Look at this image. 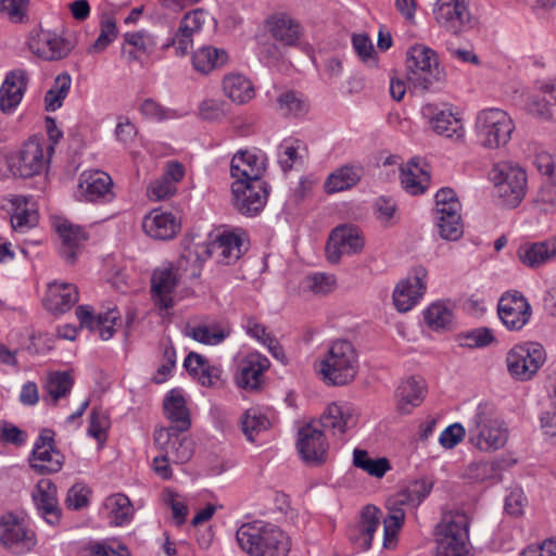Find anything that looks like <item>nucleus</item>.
Here are the masks:
<instances>
[{"label": "nucleus", "instance_id": "69168bd1", "mask_svg": "<svg viewBox=\"0 0 556 556\" xmlns=\"http://www.w3.org/2000/svg\"><path fill=\"white\" fill-rule=\"evenodd\" d=\"M299 140H283L279 146V164L283 170H290L293 164L300 159Z\"/></svg>", "mask_w": 556, "mask_h": 556}, {"label": "nucleus", "instance_id": "9d476101", "mask_svg": "<svg viewBox=\"0 0 556 556\" xmlns=\"http://www.w3.org/2000/svg\"><path fill=\"white\" fill-rule=\"evenodd\" d=\"M546 362V352L539 342H523L513 346L506 356L510 376L519 381L531 380Z\"/></svg>", "mask_w": 556, "mask_h": 556}, {"label": "nucleus", "instance_id": "4c0bfd02", "mask_svg": "<svg viewBox=\"0 0 556 556\" xmlns=\"http://www.w3.org/2000/svg\"><path fill=\"white\" fill-rule=\"evenodd\" d=\"M529 110L546 119H556V77L539 85V94L528 102Z\"/></svg>", "mask_w": 556, "mask_h": 556}, {"label": "nucleus", "instance_id": "a18cd8bd", "mask_svg": "<svg viewBox=\"0 0 556 556\" xmlns=\"http://www.w3.org/2000/svg\"><path fill=\"white\" fill-rule=\"evenodd\" d=\"M225 94L238 104H244L254 98V88L250 79L241 74H229L223 79Z\"/></svg>", "mask_w": 556, "mask_h": 556}, {"label": "nucleus", "instance_id": "f257e3e1", "mask_svg": "<svg viewBox=\"0 0 556 556\" xmlns=\"http://www.w3.org/2000/svg\"><path fill=\"white\" fill-rule=\"evenodd\" d=\"M468 440L481 452L503 448L508 441V428L493 405L481 403L467 421Z\"/></svg>", "mask_w": 556, "mask_h": 556}, {"label": "nucleus", "instance_id": "bf43d9fd", "mask_svg": "<svg viewBox=\"0 0 556 556\" xmlns=\"http://www.w3.org/2000/svg\"><path fill=\"white\" fill-rule=\"evenodd\" d=\"M458 343L465 348H484L494 341V336L489 328L480 327L463 332L458 336Z\"/></svg>", "mask_w": 556, "mask_h": 556}, {"label": "nucleus", "instance_id": "5fc2aeb1", "mask_svg": "<svg viewBox=\"0 0 556 556\" xmlns=\"http://www.w3.org/2000/svg\"><path fill=\"white\" fill-rule=\"evenodd\" d=\"M240 427L247 440L254 442L256 435L270 427V422L258 409L250 408L240 417Z\"/></svg>", "mask_w": 556, "mask_h": 556}, {"label": "nucleus", "instance_id": "3c124183", "mask_svg": "<svg viewBox=\"0 0 556 556\" xmlns=\"http://www.w3.org/2000/svg\"><path fill=\"white\" fill-rule=\"evenodd\" d=\"M353 465L375 478H382L391 469L386 457L370 458L365 450L359 448L353 452Z\"/></svg>", "mask_w": 556, "mask_h": 556}, {"label": "nucleus", "instance_id": "393cba45", "mask_svg": "<svg viewBox=\"0 0 556 556\" xmlns=\"http://www.w3.org/2000/svg\"><path fill=\"white\" fill-rule=\"evenodd\" d=\"M75 313L81 328L99 331L100 338L105 341L114 336L115 324L119 319V313L115 308L96 315L90 305H79Z\"/></svg>", "mask_w": 556, "mask_h": 556}, {"label": "nucleus", "instance_id": "864d4df0", "mask_svg": "<svg viewBox=\"0 0 556 556\" xmlns=\"http://www.w3.org/2000/svg\"><path fill=\"white\" fill-rule=\"evenodd\" d=\"M74 379L68 371H54L50 372L47 382L46 390L53 405L56 402L65 397L72 390Z\"/></svg>", "mask_w": 556, "mask_h": 556}, {"label": "nucleus", "instance_id": "f3484780", "mask_svg": "<svg viewBox=\"0 0 556 556\" xmlns=\"http://www.w3.org/2000/svg\"><path fill=\"white\" fill-rule=\"evenodd\" d=\"M497 314L503 325L511 331L522 329L531 318L532 308L518 291L504 293L497 304Z\"/></svg>", "mask_w": 556, "mask_h": 556}, {"label": "nucleus", "instance_id": "bb28decb", "mask_svg": "<svg viewBox=\"0 0 556 556\" xmlns=\"http://www.w3.org/2000/svg\"><path fill=\"white\" fill-rule=\"evenodd\" d=\"M358 420L355 407L350 403H331L321 414L320 426L334 435L344 434L356 426Z\"/></svg>", "mask_w": 556, "mask_h": 556}, {"label": "nucleus", "instance_id": "473e14b6", "mask_svg": "<svg viewBox=\"0 0 556 556\" xmlns=\"http://www.w3.org/2000/svg\"><path fill=\"white\" fill-rule=\"evenodd\" d=\"M78 300L79 292L75 285L53 281L48 285L43 305L53 314H63L70 311Z\"/></svg>", "mask_w": 556, "mask_h": 556}, {"label": "nucleus", "instance_id": "4468645a", "mask_svg": "<svg viewBox=\"0 0 556 556\" xmlns=\"http://www.w3.org/2000/svg\"><path fill=\"white\" fill-rule=\"evenodd\" d=\"M36 534L25 522L13 514L0 517V544L9 552L23 555L36 545Z\"/></svg>", "mask_w": 556, "mask_h": 556}, {"label": "nucleus", "instance_id": "1a4fd4ad", "mask_svg": "<svg viewBox=\"0 0 556 556\" xmlns=\"http://www.w3.org/2000/svg\"><path fill=\"white\" fill-rule=\"evenodd\" d=\"M491 179L501 204L514 208L518 206L527 193V174L523 168L510 162L493 166Z\"/></svg>", "mask_w": 556, "mask_h": 556}, {"label": "nucleus", "instance_id": "dca6fc26", "mask_svg": "<svg viewBox=\"0 0 556 556\" xmlns=\"http://www.w3.org/2000/svg\"><path fill=\"white\" fill-rule=\"evenodd\" d=\"M54 432L50 429L41 430L36 441L31 457L30 467L39 475H51L61 470L64 456L54 448Z\"/></svg>", "mask_w": 556, "mask_h": 556}, {"label": "nucleus", "instance_id": "4d7b16f0", "mask_svg": "<svg viewBox=\"0 0 556 556\" xmlns=\"http://www.w3.org/2000/svg\"><path fill=\"white\" fill-rule=\"evenodd\" d=\"M124 45L131 46L138 52L151 55L157 46V37L148 29L129 31L123 35Z\"/></svg>", "mask_w": 556, "mask_h": 556}, {"label": "nucleus", "instance_id": "2f4dec72", "mask_svg": "<svg viewBox=\"0 0 556 556\" xmlns=\"http://www.w3.org/2000/svg\"><path fill=\"white\" fill-rule=\"evenodd\" d=\"M142 228L155 240H169L180 230V220L170 212L155 208L143 218Z\"/></svg>", "mask_w": 556, "mask_h": 556}, {"label": "nucleus", "instance_id": "e433bc0d", "mask_svg": "<svg viewBox=\"0 0 556 556\" xmlns=\"http://www.w3.org/2000/svg\"><path fill=\"white\" fill-rule=\"evenodd\" d=\"M269 367V361L261 354H250L241 365L236 378L237 384L245 390H256L261 384L264 371Z\"/></svg>", "mask_w": 556, "mask_h": 556}, {"label": "nucleus", "instance_id": "0eeeda50", "mask_svg": "<svg viewBox=\"0 0 556 556\" xmlns=\"http://www.w3.org/2000/svg\"><path fill=\"white\" fill-rule=\"evenodd\" d=\"M515 123L502 109L490 108L478 113L476 132L479 143L485 149H500L511 139Z\"/></svg>", "mask_w": 556, "mask_h": 556}, {"label": "nucleus", "instance_id": "680f3d73", "mask_svg": "<svg viewBox=\"0 0 556 556\" xmlns=\"http://www.w3.org/2000/svg\"><path fill=\"white\" fill-rule=\"evenodd\" d=\"M117 35V27L113 18L101 22V29L97 40L88 49L89 52H102Z\"/></svg>", "mask_w": 556, "mask_h": 556}, {"label": "nucleus", "instance_id": "09e8293b", "mask_svg": "<svg viewBox=\"0 0 556 556\" xmlns=\"http://www.w3.org/2000/svg\"><path fill=\"white\" fill-rule=\"evenodd\" d=\"M228 60L224 49L205 46L198 49L192 55V64L195 71L207 74L216 67L224 65Z\"/></svg>", "mask_w": 556, "mask_h": 556}, {"label": "nucleus", "instance_id": "052dcab7", "mask_svg": "<svg viewBox=\"0 0 556 556\" xmlns=\"http://www.w3.org/2000/svg\"><path fill=\"white\" fill-rule=\"evenodd\" d=\"M352 45L355 52L364 63H366L368 66L377 65L376 51L370 38L367 35H353Z\"/></svg>", "mask_w": 556, "mask_h": 556}, {"label": "nucleus", "instance_id": "20e7f679", "mask_svg": "<svg viewBox=\"0 0 556 556\" xmlns=\"http://www.w3.org/2000/svg\"><path fill=\"white\" fill-rule=\"evenodd\" d=\"M408 84L421 91H435L444 84L446 74L440 67L434 50L425 45H415L406 52Z\"/></svg>", "mask_w": 556, "mask_h": 556}, {"label": "nucleus", "instance_id": "e2e57ef3", "mask_svg": "<svg viewBox=\"0 0 556 556\" xmlns=\"http://www.w3.org/2000/svg\"><path fill=\"white\" fill-rule=\"evenodd\" d=\"M460 202L458 201L456 193L451 188H442L435 194V214L445 212H460Z\"/></svg>", "mask_w": 556, "mask_h": 556}, {"label": "nucleus", "instance_id": "423d86ee", "mask_svg": "<svg viewBox=\"0 0 556 556\" xmlns=\"http://www.w3.org/2000/svg\"><path fill=\"white\" fill-rule=\"evenodd\" d=\"M431 485L419 480L412 482L407 488L397 492L387 501L388 516L383 520V545L389 548L396 538L397 531L404 523V506H418L430 493Z\"/></svg>", "mask_w": 556, "mask_h": 556}, {"label": "nucleus", "instance_id": "338daca9", "mask_svg": "<svg viewBox=\"0 0 556 556\" xmlns=\"http://www.w3.org/2000/svg\"><path fill=\"white\" fill-rule=\"evenodd\" d=\"M164 502L170 507L173 519L177 526L185 523L188 507L185 501L175 492L166 490L164 493Z\"/></svg>", "mask_w": 556, "mask_h": 556}, {"label": "nucleus", "instance_id": "9b49d317", "mask_svg": "<svg viewBox=\"0 0 556 556\" xmlns=\"http://www.w3.org/2000/svg\"><path fill=\"white\" fill-rule=\"evenodd\" d=\"M53 146L37 137L29 138L12 159L11 169L23 178L34 177L48 166Z\"/></svg>", "mask_w": 556, "mask_h": 556}, {"label": "nucleus", "instance_id": "774afa93", "mask_svg": "<svg viewBox=\"0 0 556 556\" xmlns=\"http://www.w3.org/2000/svg\"><path fill=\"white\" fill-rule=\"evenodd\" d=\"M176 191L177 187L161 176L149 185L147 193L151 200L160 201L172 197Z\"/></svg>", "mask_w": 556, "mask_h": 556}, {"label": "nucleus", "instance_id": "603ef678", "mask_svg": "<svg viewBox=\"0 0 556 556\" xmlns=\"http://www.w3.org/2000/svg\"><path fill=\"white\" fill-rule=\"evenodd\" d=\"M112 522L115 526L128 523L132 517L134 508L129 498L124 494H113L104 502Z\"/></svg>", "mask_w": 556, "mask_h": 556}, {"label": "nucleus", "instance_id": "6e6d98bb", "mask_svg": "<svg viewBox=\"0 0 556 556\" xmlns=\"http://www.w3.org/2000/svg\"><path fill=\"white\" fill-rule=\"evenodd\" d=\"M336 277L330 274L315 273L304 277L301 281V290L315 295H326L334 290Z\"/></svg>", "mask_w": 556, "mask_h": 556}, {"label": "nucleus", "instance_id": "72a5a7b5", "mask_svg": "<svg viewBox=\"0 0 556 556\" xmlns=\"http://www.w3.org/2000/svg\"><path fill=\"white\" fill-rule=\"evenodd\" d=\"M518 260L529 268L541 267L556 258V237L544 241L526 242L517 250Z\"/></svg>", "mask_w": 556, "mask_h": 556}, {"label": "nucleus", "instance_id": "f704fd0d", "mask_svg": "<svg viewBox=\"0 0 556 556\" xmlns=\"http://www.w3.org/2000/svg\"><path fill=\"white\" fill-rule=\"evenodd\" d=\"M54 228L62 241L61 255L67 263H74L80 245L87 240L85 230L66 219H56Z\"/></svg>", "mask_w": 556, "mask_h": 556}, {"label": "nucleus", "instance_id": "4be33fe9", "mask_svg": "<svg viewBox=\"0 0 556 556\" xmlns=\"http://www.w3.org/2000/svg\"><path fill=\"white\" fill-rule=\"evenodd\" d=\"M426 277V269L419 267L414 270L413 276L396 285L393 292V302L399 312L406 313L418 303L427 288Z\"/></svg>", "mask_w": 556, "mask_h": 556}, {"label": "nucleus", "instance_id": "6ab92c4d", "mask_svg": "<svg viewBox=\"0 0 556 556\" xmlns=\"http://www.w3.org/2000/svg\"><path fill=\"white\" fill-rule=\"evenodd\" d=\"M296 447L304 463L318 466L327 459L329 443L321 430L308 424L299 429Z\"/></svg>", "mask_w": 556, "mask_h": 556}, {"label": "nucleus", "instance_id": "ea45409f", "mask_svg": "<svg viewBox=\"0 0 556 556\" xmlns=\"http://www.w3.org/2000/svg\"><path fill=\"white\" fill-rule=\"evenodd\" d=\"M185 333L197 342L217 345L229 337L230 328L228 325L216 321L201 323L193 326L187 325Z\"/></svg>", "mask_w": 556, "mask_h": 556}, {"label": "nucleus", "instance_id": "2eb2a0df", "mask_svg": "<svg viewBox=\"0 0 556 556\" xmlns=\"http://www.w3.org/2000/svg\"><path fill=\"white\" fill-rule=\"evenodd\" d=\"M232 205L242 215L254 216L265 206L268 190L262 179L249 181L244 179L235 180L231 186Z\"/></svg>", "mask_w": 556, "mask_h": 556}, {"label": "nucleus", "instance_id": "7c9ffc66", "mask_svg": "<svg viewBox=\"0 0 556 556\" xmlns=\"http://www.w3.org/2000/svg\"><path fill=\"white\" fill-rule=\"evenodd\" d=\"M33 500L41 517L51 526H55L61 519V509L56 497V486L49 479H41L37 483Z\"/></svg>", "mask_w": 556, "mask_h": 556}, {"label": "nucleus", "instance_id": "c9c22d12", "mask_svg": "<svg viewBox=\"0 0 556 556\" xmlns=\"http://www.w3.org/2000/svg\"><path fill=\"white\" fill-rule=\"evenodd\" d=\"M265 172V157L250 151H240L233 155L230 164L231 176L236 179L254 181Z\"/></svg>", "mask_w": 556, "mask_h": 556}, {"label": "nucleus", "instance_id": "b1692460", "mask_svg": "<svg viewBox=\"0 0 556 556\" xmlns=\"http://www.w3.org/2000/svg\"><path fill=\"white\" fill-rule=\"evenodd\" d=\"M379 509L367 505L363 508L359 519L348 529V538L356 548L367 551L371 546L375 532L380 526Z\"/></svg>", "mask_w": 556, "mask_h": 556}, {"label": "nucleus", "instance_id": "c03bdc74", "mask_svg": "<svg viewBox=\"0 0 556 556\" xmlns=\"http://www.w3.org/2000/svg\"><path fill=\"white\" fill-rule=\"evenodd\" d=\"M430 176L429 173L420 166L419 161L412 159L405 167L401 169V184L403 189L409 194L417 195L426 190Z\"/></svg>", "mask_w": 556, "mask_h": 556}, {"label": "nucleus", "instance_id": "cd10ccee", "mask_svg": "<svg viewBox=\"0 0 556 556\" xmlns=\"http://www.w3.org/2000/svg\"><path fill=\"white\" fill-rule=\"evenodd\" d=\"M31 52L45 60H59L68 54L71 43L54 33L39 30L28 41Z\"/></svg>", "mask_w": 556, "mask_h": 556}, {"label": "nucleus", "instance_id": "a19ab883", "mask_svg": "<svg viewBox=\"0 0 556 556\" xmlns=\"http://www.w3.org/2000/svg\"><path fill=\"white\" fill-rule=\"evenodd\" d=\"M426 393V384L421 378L410 377L403 381L397 390V408L403 414L410 413L413 407L420 405Z\"/></svg>", "mask_w": 556, "mask_h": 556}, {"label": "nucleus", "instance_id": "f8f14e48", "mask_svg": "<svg viewBox=\"0 0 556 556\" xmlns=\"http://www.w3.org/2000/svg\"><path fill=\"white\" fill-rule=\"evenodd\" d=\"M181 257L178 260L177 267L170 264L163 265L154 269L151 277V294L154 304L162 308L168 309L174 306V293L177 289L181 278L180 270L190 274L191 263L182 262L184 267L180 266Z\"/></svg>", "mask_w": 556, "mask_h": 556}, {"label": "nucleus", "instance_id": "c756f323", "mask_svg": "<svg viewBox=\"0 0 556 556\" xmlns=\"http://www.w3.org/2000/svg\"><path fill=\"white\" fill-rule=\"evenodd\" d=\"M28 83L24 70H14L7 74L0 88V110L4 114L12 113L21 103Z\"/></svg>", "mask_w": 556, "mask_h": 556}, {"label": "nucleus", "instance_id": "8fccbe9b", "mask_svg": "<svg viewBox=\"0 0 556 556\" xmlns=\"http://www.w3.org/2000/svg\"><path fill=\"white\" fill-rule=\"evenodd\" d=\"M435 225L442 239L448 241L458 240L464 233L460 212H445L435 214Z\"/></svg>", "mask_w": 556, "mask_h": 556}, {"label": "nucleus", "instance_id": "7ed1b4c3", "mask_svg": "<svg viewBox=\"0 0 556 556\" xmlns=\"http://www.w3.org/2000/svg\"><path fill=\"white\" fill-rule=\"evenodd\" d=\"M317 372L327 386L351 383L358 372V355L353 344L346 340L332 342L319 361Z\"/></svg>", "mask_w": 556, "mask_h": 556}, {"label": "nucleus", "instance_id": "ddd939ff", "mask_svg": "<svg viewBox=\"0 0 556 556\" xmlns=\"http://www.w3.org/2000/svg\"><path fill=\"white\" fill-rule=\"evenodd\" d=\"M433 14L441 28L456 36L469 31L475 25L466 0H437Z\"/></svg>", "mask_w": 556, "mask_h": 556}, {"label": "nucleus", "instance_id": "0e129e2a", "mask_svg": "<svg viewBox=\"0 0 556 556\" xmlns=\"http://www.w3.org/2000/svg\"><path fill=\"white\" fill-rule=\"evenodd\" d=\"M109 427L110 420L108 415L99 408H93L90 415L88 433L99 442H103L106 438L105 433Z\"/></svg>", "mask_w": 556, "mask_h": 556}, {"label": "nucleus", "instance_id": "39448f33", "mask_svg": "<svg viewBox=\"0 0 556 556\" xmlns=\"http://www.w3.org/2000/svg\"><path fill=\"white\" fill-rule=\"evenodd\" d=\"M242 240L233 233H223L208 244H191L181 254L182 262H190V277H199L202 263L207 257H214L217 263L230 265L238 261L242 254Z\"/></svg>", "mask_w": 556, "mask_h": 556}, {"label": "nucleus", "instance_id": "412c9836", "mask_svg": "<svg viewBox=\"0 0 556 556\" xmlns=\"http://www.w3.org/2000/svg\"><path fill=\"white\" fill-rule=\"evenodd\" d=\"M182 432L165 428L154 432L155 445L175 464L187 463L193 454V443Z\"/></svg>", "mask_w": 556, "mask_h": 556}, {"label": "nucleus", "instance_id": "58836bf2", "mask_svg": "<svg viewBox=\"0 0 556 556\" xmlns=\"http://www.w3.org/2000/svg\"><path fill=\"white\" fill-rule=\"evenodd\" d=\"M164 413L167 419L170 421V427L175 431H187L191 426L189 410L186 406L184 396L176 392L170 391L163 403Z\"/></svg>", "mask_w": 556, "mask_h": 556}, {"label": "nucleus", "instance_id": "13d9d810", "mask_svg": "<svg viewBox=\"0 0 556 556\" xmlns=\"http://www.w3.org/2000/svg\"><path fill=\"white\" fill-rule=\"evenodd\" d=\"M425 320L432 329H443L452 323L453 313L444 303H432L425 312Z\"/></svg>", "mask_w": 556, "mask_h": 556}, {"label": "nucleus", "instance_id": "5701e85b", "mask_svg": "<svg viewBox=\"0 0 556 556\" xmlns=\"http://www.w3.org/2000/svg\"><path fill=\"white\" fill-rule=\"evenodd\" d=\"M265 26L270 36L287 48L296 47L303 35L300 22L283 12L269 15L265 21Z\"/></svg>", "mask_w": 556, "mask_h": 556}, {"label": "nucleus", "instance_id": "49530a36", "mask_svg": "<svg viewBox=\"0 0 556 556\" xmlns=\"http://www.w3.org/2000/svg\"><path fill=\"white\" fill-rule=\"evenodd\" d=\"M362 174V167L344 165L328 176L325 189L328 193L350 189L361 180Z\"/></svg>", "mask_w": 556, "mask_h": 556}, {"label": "nucleus", "instance_id": "6e6552de", "mask_svg": "<svg viewBox=\"0 0 556 556\" xmlns=\"http://www.w3.org/2000/svg\"><path fill=\"white\" fill-rule=\"evenodd\" d=\"M469 521L465 513L444 515L435 529L437 556H464L468 543Z\"/></svg>", "mask_w": 556, "mask_h": 556}, {"label": "nucleus", "instance_id": "37998d69", "mask_svg": "<svg viewBox=\"0 0 556 556\" xmlns=\"http://www.w3.org/2000/svg\"><path fill=\"white\" fill-rule=\"evenodd\" d=\"M509 466L510 462L505 458H497L493 462L475 460L467 466L465 477L472 482L496 481L501 478V471Z\"/></svg>", "mask_w": 556, "mask_h": 556}, {"label": "nucleus", "instance_id": "f03ea898", "mask_svg": "<svg viewBox=\"0 0 556 556\" xmlns=\"http://www.w3.org/2000/svg\"><path fill=\"white\" fill-rule=\"evenodd\" d=\"M240 547L251 556H287L289 538L276 526L252 522L242 525L236 533Z\"/></svg>", "mask_w": 556, "mask_h": 556}, {"label": "nucleus", "instance_id": "a211bd4d", "mask_svg": "<svg viewBox=\"0 0 556 556\" xmlns=\"http://www.w3.org/2000/svg\"><path fill=\"white\" fill-rule=\"evenodd\" d=\"M364 248V239L358 228L351 225H342L334 228L326 245L327 260L336 264L341 256L357 254Z\"/></svg>", "mask_w": 556, "mask_h": 556}, {"label": "nucleus", "instance_id": "aec40b11", "mask_svg": "<svg viewBox=\"0 0 556 556\" xmlns=\"http://www.w3.org/2000/svg\"><path fill=\"white\" fill-rule=\"evenodd\" d=\"M421 115L438 135L456 139L464 137L462 119L447 105L427 103L421 108Z\"/></svg>", "mask_w": 556, "mask_h": 556}, {"label": "nucleus", "instance_id": "c85d7f7f", "mask_svg": "<svg viewBox=\"0 0 556 556\" xmlns=\"http://www.w3.org/2000/svg\"><path fill=\"white\" fill-rule=\"evenodd\" d=\"M206 17L207 13L202 9H197L187 13L180 21L175 36L162 47L163 50L177 45L179 54L185 55L192 45L193 35L201 30Z\"/></svg>", "mask_w": 556, "mask_h": 556}, {"label": "nucleus", "instance_id": "a878e982", "mask_svg": "<svg viewBox=\"0 0 556 556\" xmlns=\"http://www.w3.org/2000/svg\"><path fill=\"white\" fill-rule=\"evenodd\" d=\"M112 179L101 170H86L79 176L76 197L78 200L97 202L111 197Z\"/></svg>", "mask_w": 556, "mask_h": 556}, {"label": "nucleus", "instance_id": "79ce46f5", "mask_svg": "<svg viewBox=\"0 0 556 556\" xmlns=\"http://www.w3.org/2000/svg\"><path fill=\"white\" fill-rule=\"evenodd\" d=\"M30 199L24 195H16L12 200L14 207L11 217L12 229L17 232H26L38 224L39 214L31 203Z\"/></svg>", "mask_w": 556, "mask_h": 556}, {"label": "nucleus", "instance_id": "de8ad7c7", "mask_svg": "<svg viewBox=\"0 0 556 556\" xmlns=\"http://www.w3.org/2000/svg\"><path fill=\"white\" fill-rule=\"evenodd\" d=\"M276 104L277 111L285 117H301L309 110L306 98L294 90L282 91L277 97Z\"/></svg>", "mask_w": 556, "mask_h": 556}]
</instances>
